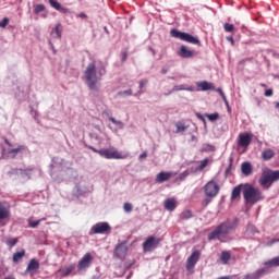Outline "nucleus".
I'll use <instances>...</instances> for the list:
<instances>
[{
    "label": "nucleus",
    "instance_id": "1",
    "mask_svg": "<svg viewBox=\"0 0 279 279\" xmlns=\"http://www.w3.org/2000/svg\"><path fill=\"white\" fill-rule=\"evenodd\" d=\"M106 64L104 61H95L89 62L84 71V80L85 84L89 88V90H94L95 93L99 92V87H97V83L104 75H106Z\"/></svg>",
    "mask_w": 279,
    "mask_h": 279
},
{
    "label": "nucleus",
    "instance_id": "2",
    "mask_svg": "<svg viewBox=\"0 0 279 279\" xmlns=\"http://www.w3.org/2000/svg\"><path fill=\"white\" fill-rule=\"evenodd\" d=\"M232 230H234V222L227 220L218 225L214 231L208 233L207 239L208 241H219L220 243H226V236H228Z\"/></svg>",
    "mask_w": 279,
    "mask_h": 279
},
{
    "label": "nucleus",
    "instance_id": "3",
    "mask_svg": "<svg viewBox=\"0 0 279 279\" xmlns=\"http://www.w3.org/2000/svg\"><path fill=\"white\" fill-rule=\"evenodd\" d=\"M243 197L245 204H248L250 206H254V204H258V202H263V199H265L263 191L247 183L244 184Z\"/></svg>",
    "mask_w": 279,
    "mask_h": 279
},
{
    "label": "nucleus",
    "instance_id": "4",
    "mask_svg": "<svg viewBox=\"0 0 279 279\" xmlns=\"http://www.w3.org/2000/svg\"><path fill=\"white\" fill-rule=\"evenodd\" d=\"M171 38H177L178 40H183V43H190V45H199V39L189 33L182 32L178 28H172L170 31Z\"/></svg>",
    "mask_w": 279,
    "mask_h": 279
},
{
    "label": "nucleus",
    "instance_id": "5",
    "mask_svg": "<svg viewBox=\"0 0 279 279\" xmlns=\"http://www.w3.org/2000/svg\"><path fill=\"white\" fill-rule=\"evenodd\" d=\"M98 154L99 156L106 158L107 160H125V158H128V155H123L114 148L100 149Z\"/></svg>",
    "mask_w": 279,
    "mask_h": 279
},
{
    "label": "nucleus",
    "instance_id": "6",
    "mask_svg": "<svg viewBox=\"0 0 279 279\" xmlns=\"http://www.w3.org/2000/svg\"><path fill=\"white\" fill-rule=\"evenodd\" d=\"M160 238H156L154 235L148 236L143 243L144 252H154L158 245H160Z\"/></svg>",
    "mask_w": 279,
    "mask_h": 279
},
{
    "label": "nucleus",
    "instance_id": "7",
    "mask_svg": "<svg viewBox=\"0 0 279 279\" xmlns=\"http://www.w3.org/2000/svg\"><path fill=\"white\" fill-rule=\"evenodd\" d=\"M112 230L108 222H97L89 231V234H106Z\"/></svg>",
    "mask_w": 279,
    "mask_h": 279
},
{
    "label": "nucleus",
    "instance_id": "8",
    "mask_svg": "<svg viewBox=\"0 0 279 279\" xmlns=\"http://www.w3.org/2000/svg\"><path fill=\"white\" fill-rule=\"evenodd\" d=\"M206 197H217L219 195V185L215 181H209L204 186Z\"/></svg>",
    "mask_w": 279,
    "mask_h": 279
},
{
    "label": "nucleus",
    "instance_id": "9",
    "mask_svg": "<svg viewBox=\"0 0 279 279\" xmlns=\"http://www.w3.org/2000/svg\"><path fill=\"white\" fill-rule=\"evenodd\" d=\"M90 265H93V254L86 253L78 262L77 269L78 271H84V269H88Z\"/></svg>",
    "mask_w": 279,
    "mask_h": 279
},
{
    "label": "nucleus",
    "instance_id": "10",
    "mask_svg": "<svg viewBox=\"0 0 279 279\" xmlns=\"http://www.w3.org/2000/svg\"><path fill=\"white\" fill-rule=\"evenodd\" d=\"M114 256L123 260L128 256V242L119 243L114 248Z\"/></svg>",
    "mask_w": 279,
    "mask_h": 279
},
{
    "label": "nucleus",
    "instance_id": "11",
    "mask_svg": "<svg viewBox=\"0 0 279 279\" xmlns=\"http://www.w3.org/2000/svg\"><path fill=\"white\" fill-rule=\"evenodd\" d=\"M199 256H202V253H199V251L197 250L193 251L187 258L186 268L193 269V267H195V265H197V263L199 262Z\"/></svg>",
    "mask_w": 279,
    "mask_h": 279
},
{
    "label": "nucleus",
    "instance_id": "12",
    "mask_svg": "<svg viewBox=\"0 0 279 279\" xmlns=\"http://www.w3.org/2000/svg\"><path fill=\"white\" fill-rule=\"evenodd\" d=\"M39 269H40V263H38L36 258H33L29 260L26 267L25 274H29V276H35V274H37Z\"/></svg>",
    "mask_w": 279,
    "mask_h": 279
},
{
    "label": "nucleus",
    "instance_id": "13",
    "mask_svg": "<svg viewBox=\"0 0 279 279\" xmlns=\"http://www.w3.org/2000/svg\"><path fill=\"white\" fill-rule=\"evenodd\" d=\"M173 177V172L161 171L157 174L155 182L156 184H163V182H169Z\"/></svg>",
    "mask_w": 279,
    "mask_h": 279
},
{
    "label": "nucleus",
    "instance_id": "14",
    "mask_svg": "<svg viewBox=\"0 0 279 279\" xmlns=\"http://www.w3.org/2000/svg\"><path fill=\"white\" fill-rule=\"evenodd\" d=\"M251 143H252V134L244 133L239 135L238 145L240 147H250Z\"/></svg>",
    "mask_w": 279,
    "mask_h": 279
},
{
    "label": "nucleus",
    "instance_id": "15",
    "mask_svg": "<svg viewBox=\"0 0 279 279\" xmlns=\"http://www.w3.org/2000/svg\"><path fill=\"white\" fill-rule=\"evenodd\" d=\"M263 276H267V268H260L252 274H247L243 277V279H260Z\"/></svg>",
    "mask_w": 279,
    "mask_h": 279
},
{
    "label": "nucleus",
    "instance_id": "16",
    "mask_svg": "<svg viewBox=\"0 0 279 279\" xmlns=\"http://www.w3.org/2000/svg\"><path fill=\"white\" fill-rule=\"evenodd\" d=\"M180 90H187V93H195V86H186L184 84H181V85H174L172 87V89L168 93V94H165L166 96L167 95H171V93H178Z\"/></svg>",
    "mask_w": 279,
    "mask_h": 279
},
{
    "label": "nucleus",
    "instance_id": "17",
    "mask_svg": "<svg viewBox=\"0 0 279 279\" xmlns=\"http://www.w3.org/2000/svg\"><path fill=\"white\" fill-rule=\"evenodd\" d=\"M8 218H10V206L3 202H0V221Z\"/></svg>",
    "mask_w": 279,
    "mask_h": 279
},
{
    "label": "nucleus",
    "instance_id": "18",
    "mask_svg": "<svg viewBox=\"0 0 279 279\" xmlns=\"http://www.w3.org/2000/svg\"><path fill=\"white\" fill-rule=\"evenodd\" d=\"M178 56L180 58L189 59V58H193L195 53L193 52V50H190L186 46H181L179 48Z\"/></svg>",
    "mask_w": 279,
    "mask_h": 279
},
{
    "label": "nucleus",
    "instance_id": "19",
    "mask_svg": "<svg viewBox=\"0 0 279 279\" xmlns=\"http://www.w3.org/2000/svg\"><path fill=\"white\" fill-rule=\"evenodd\" d=\"M271 182L274 181L271 180V173L269 172V170L263 172L259 179V184L262 186H267V184H271Z\"/></svg>",
    "mask_w": 279,
    "mask_h": 279
},
{
    "label": "nucleus",
    "instance_id": "20",
    "mask_svg": "<svg viewBox=\"0 0 279 279\" xmlns=\"http://www.w3.org/2000/svg\"><path fill=\"white\" fill-rule=\"evenodd\" d=\"M243 189H245V184L236 185L231 193V201L241 199V192L243 193Z\"/></svg>",
    "mask_w": 279,
    "mask_h": 279
},
{
    "label": "nucleus",
    "instance_id": "21",
    "mask_svg": "<svg viewBox=\"0 0 279 279\" xmlns=\"http://www.w3.org/2000/svg\"><path fill=\"white\" fill-rule=\"evenodd\" d=\"M48 2L51 5V8L57 10V12H61L62 14H68L69 9L62 7V4H60V2H58V0H48Z\"/></svg>",
    "mask_w": 279,
    "mask_h": 279
},
{
    "label": "nucleus",
    "instance_id": "22",
    "mask_svg": "<svg viewBox=\"0 0 279 279\" xmlns=\"http://www.w3.org/2000/svg\"><path fill=\"white\" fill-rule=\"evenodd\" d=\"M32 170H23L19 168H13L8 172V175L12 178V175H22V178H25V175H29Z\"/></svg>",
    "mask_w": 279,
    "mask_h": 279
},
{
    "label": "nucleus",
    "instance_id": "23",
    "mask_svg": "<svg viewBox=\"0 0 279 279\" xmlns=\"http://www.w3.org/2000/svg\"><path fill=\"white\" fill-rule=\"evenodd\" d=\"M196 85L204 93H206V90H215V84L207 82V81L198 82V83H196Z\"/></svg>",
    "mask_w": 279,
    "mask_h": 279
},
{
    "label": "nucleus",
    "instance_id": "24",
    "mask_svg": "<svg viewBox=\"0 0 279 279\" xmlns=\"http://www.w3.org/2000/svg\"><path fill=\"white\" fill-rule=\"evenodd\" d=\"M241 171L243 175H252V171H254V168H252V163L250 161H244L241 165Z\"/></svg>",
    "mask_w": 279,
    "mask_h": 279
},
{
    "label": "nucleus",
    "instance_id": "25",
    "mask_svg": "<svg viewBox=\"0 0 279 279\" xmlns=\"http://www.w3.org/2000/svg\"><path fill=\"white\" fill-rule=\"evenodd\" d=\"M208 162H210V159L205 158V159H203L201 161H190V162H186V165H193V163L198 165L197 166L198 170L202 172L205 168L208 167Z\"/></svg>",
    "mask_w": 279,
    "mask_h": 279
},
{
    "label": "nucleus",
    "instance_id": "26",
    "mask_svg": "<svg viewBox=\"0 0 279 279\" xmlns=\"http://www.w3.org/2000/svg\"><path fill=\"white\" fill-rule=\"evenodd\" d=\"M265 268L267 269V274L269 272V267H279V256L269 259L264 263Z\"/></svg>",
    "mask_w": 279,
    "mask_h": 279
},
{
    "label": "nucleus",
    "instance_id": "27",
    "mask_svg": "<svg viewBox=\"0 0 279 279\" xmlns=\"http://www.w3.org/2000/svg\"><path fill=\"white\" fill-rule=\"evenodd\" d=\"M50 36L52 38H62V24H57L50 32Z\"/></svg>",
    "mask_w": 279,
    "mask_h": 279
},
{
    "label": "nucleus",
    "instance_id": "28",
    "mask_svg": "<svg viewBox=\"0 0 279 279\" xmlns=\"http://www.w3.org/2000/svg\"><path fill=\"white\" fill-rule=\"evenodd\" d=\"M165 208L166 210H169L170 213H173L175 210L177 205H175V199L173 198H168L165 201Z\"/></svg>",
    "mask_w": 279,
    "mask_h": 279
},
{
    "label": "nucleus",
    "instance_id": "29",
    "mask_svg": "<svg viewBox=\"0 0 279 279\" xmlns=\"http://www.w3.org/2000/svg\"><path fill=\"white\" fill-rule=\"evenodd\" d=\"M25 149V146L20 145L16 148H12L8 151L9 158H16V154H20V151H23Z\"/></svg>",
    "mask_w": 279,
    "mask_h": 279
},
{
    "label": "nucleus",
    "instance_id": "30",
    "mask_svg": "<svg viewBox=\"0 0 279 279\" xmlns=\"http://www.w3.org/2000/svg\"><path fill=\"white\" fill-rule=\"evenodd\" d=\"M274 156H276V153H274V150L270 148H267V149L263 150V153H262L263 160H271V158H274Z\"/></svg>",
    "mask_w": 279,
    "mask_h": 279
},
{
    "label": "nucleus",
    "instance_id": "31",
    "mask_svg": "<svg viewBox=\"0 0 279 279\" xmlns=\"http://www.w3.org/2000/svg\"><path fill=\"white\" fill-rule=\"evenodd\" d=\"M231 254L230 252L228 251H222L221 254H220V260L223 265H228V262L230 260L231 258Z\"/></svg>",
    "mask_w": 279,
    "mask_h": 279
},
{
    "label": "nucleus",
    "instance_id": "32",
    "mask_svg": "<svg viewBox=\"0 0 279 279\" xmlns=\"http://www.w3.org/2000/svg\"><path fill=\"white\" fill-rule=\"evenodd\" d=\"M180 219L186 221L189 219H193V211L191 209H186L180 214Z\"/></svg>",
    "mask_w": 279,
    "mask_h": 279
},
{
    "label": "nucleus",
    "instance_id": "33",
    "mask_svg": "<svg viewBox=\"0 0 279 279\" xmlns=\"http://www.w3.org/2000/svg\"><path fill=\"white\" fill-rule=\"evenodd\" d=\"M41 221H45V219L34 220V218H28V228H38Z\"/></svg>",
    "mask_w": 279,
    "mask_h": 279
},
{
    "label": "nucleus",
    "instance_id": "34",
    "mask_svg": "<svg viewBox=\"0 0 279 279\" xmlns=\"http://www.w3.org/2000/svg\"><path fill=\"white\" fill-rule=\"evenodd\" d=\"M23 256H25V250L14 253L13 254V263H19V260H21V258H23Z\"/></svg>",
    "mask_w": 279,
    "mask_h": 279
},
{
    "label": "nucleus",
    "instance_id": "35",
    "mask_svg": "<svg viewBox=\"0 0 279 279\" xmlns=\"http://www.w3.org/2000/svg\"><path fill=\"white\" fill-rule=\"evenodd\" d=\"M201 151L202 154L208 153V151H215V146L213 144H203Z\"/></svg>",
    "mask_w": 279,
    "mask_h": 279
},
{
    "label": "nucleus",
    "instance_id": "36",
    "mask_svg": "<svg viewBox=\"0 0 279 279\" xmlns=\"http://www.w3.org/2000/svg\"><path fill=\"white\" fill-rule=\"evenodd\" d=\"M246 232L248 233V234H258V229L256 228V226H254V225H252V223H248L247 226H246Z\"/></svg>",
    "mask_w": 279,
    "mask_h": 279
},
{
    "label": "nucleus",
    "instance_id": "37",
    "mask_svg": "<svg viewBox=\"0 0 279 279\" xmlns=\"http://www.w3.org/2000/svg\"><path fill=\"white\" fill-rule=\"evenodd\" d=\"M64 162V159L60 157L52 158V162L50 163V169H53L54 167H58V165H62Z\"/></svg>",
    "mask_w": 279,
    "mask_h": 279
},
{
    "label": "nucleus",
    "instance_id": "38",
    "mask_svg": "<svg viewBox=\"0 0 279 279\" xmlns=\"http://www.w3.org/2000/svg\"><path fill=\"white\" fill-rule=\"evenodd\" d=\"M84 193H86V190H83L80 187V185H76L73 190L74 197H81V195H84Z\"/></svg>",
    "mask_w": 279,
    "mask_h": 279
},
{
    "label": "nucleus",
    "instance_id": "39",
    "mask_svg": "<svg viewBox=\"0 0 279 279\" xmlns=\"http://www.w3.org/2000/svg\"><path fill=\"white\" fill-rule=\"evenodd\" d=\"M175 128L177 134H180V132H186V130H189V126L184 125L182 122H177Z\"/></svg>",
    "mask_w": 279,
    "mask_h": 279
},
{
    "label": "nucleus",
    "instance_id": "40",
    "mask_svg": "<svg viewBox=\"0 0 279 279\" xmlns=\"http://www.w3.org/2000/svg\"><path fill=\"white\" fill-rule=\"evenodd\" d=\"M109 121H111V123H113V125H118L120 130H123V128H125V124L122 121L117 120L112 117L109 118Z\"/></svg>",
    "mask_w": 279,
    "mask_h": 279
},
{
    "label": "nucleus",
    "instance_id": "41",
    "mask_svg": "<svg viewBox=\"0 0 279 279\" xmlns=\"http://www.w3.org/2000/svg\"><path fill=\"white\" fill-rule=\"evenodd\" d=\"M5 243H7L8 247L12 248V247H14V245H16V243H19V239L10 238L7 240Z\"/></svg>",
    "mask_w": 279,
    "mask_h": 279
},
{
    "label": "nucleus",
    "instance_id": "42",
    "mask_svg": "<svg viewBox=\"0 0 279 279\" xmlns=\"http://www.w3.org/2000/svg\"><path fill=\"white\" fill-rule=\"evenodd\" d=\"M190 171L185 170L182 173H180L177 178V180H179V182H183V180H186L187 177H190Z\"/></svg>",
    "mask_w": 279,
    "mask_h": 279
},
{
    "label": "nucleus",
    "instance_id": "43",
    "mask_svg": "<svg viewBox=\"0 0 279 279\" xmlns=\"http://www.w3.org/2000/svg\"><path fill=\"white\" fill-rule=\"evenodd\" d=\"M270 172V178L272 182H277L279 180V170H268Z\"/></svg>",
    "mask_w": 279,
    "mask_h": 279
},
{
    "label": "nucleus",
    "instance_id": "44",
    "mask_svg": "<svg viewBox=\"0 0 279 279\" xmlns=\"http://www.w3.org/2000/svg\"><path fill=\"white\" fill-rule=\"evenodd\" d=\"M46 7L45 4H37L34 8V14H40V12H45Z\"/></svg>",
    "mask_w": 279,
    "mask_h": 279
},
{
    "label": "nucleus",
    "instance_id": "45",
    "mask_svg": "<svg viewBox=\"0 0 279 279\" xmlns=\"http://www.w3.org/2000/svg\"><path fill=\"white\" fill-rule=\"evenodd\" d=\"M205 117H207V119L211 122L217 121V119H219V113L215 112V113H207Z\"/></svg>",
    "mask_w": 279,
    "mask_h": 279
},
{
    "label": "nucleus",
    "instance_id": "46",
    "mask_svg": "<svg viewBox=\"0 0 279 279\" xmlns=\"http://www.w3.org/2000/svg\"><path fill=\"white\" fill-rule=\"evenodd\" d=\"M223 27H225V31H226V32H229V33L234 32V24L226 23V24L223 25Z\"/></svg>",
    "mask_w": 279,
    "mask_h": 279
},
{
    "label": "nucleus",
    "instance_id": "47",
    "mask_svg": "<svg viewBox=\"0 0 279 279\" xmlns=\"http://www.w3.org/2000/svg\"><path fill=\"white\" fill-rule=\"evenodd\" d=\"M187 171L191 173H201L199 166H191Z\"/></svg>",
    "mask_w": 279,
    "mask_h": 279
},
{
    "label": "nucleus",
    "instance_id": "48",
    "mask_svg": "<svg viewBox=\"0 0 279 279\" xmlns=\"http://www.w3.org/2000/svg\"><path fill=\"white\" fill-rule=\"evenodd\" d=\"M9 23H10V19L3 17L2 21H0V27L4 29V27H8Z\"/></svg>",
    "mask_w": 279,
    "mask_h": 279
},
{
    "label": "nucleus",
    "instance_id": "49",
    "mask_svg": "<svg viewBox=\"0 0 279 279\" xmlns=\"http://www.w3.org/2000/svg\"><path fill=\"white\" fill-rule=\"evenodd\" d=\"M123 210H124V213H132V204L131 203H124Z\"/></svg>",
    "mask_w": 279,
    "mask_h": 279
},
{
    "label": "nucleus",
    "instance_id": "50",
    "mask_svg": "<svg viewBox=\"0 0 279 279\" xmlns=\"http://www.w3.org/2000/svg\"><path fill=\"white\" fill-rule=\"evenodd\" d=\"M72 272H73V266H70L62 271V276H70Z\"/></svg>",
    "mask_w": 279,
    "mask_h": 279
},
{
    "label": "nucleus",
    "instance_id": "51",
    "mask_svg": "<svg viewBox=\"0 0 279 279\" xmlns=\"http://www.w3.org/2000/svg\"><path fill=\"white\" fill-rule=\"evenodd\" d=\"M195 117H196V119H199V121H202V123H204V125H206V118H204L202 116V113L195 112Z\"/></svg>",
    "mask_w": 279,
    "mask_h": 279
},
{
    "label": "nucleus",
    "instance_id": "52",
    "mask_svg": "<svg viewBox=\"0 0 279 279\" xmlns=\"http://www.w3.org/2000/svg\"><path fill=\"white\" fill-rule=\"evenodd\" d=\"M211 198H213V197L206 196V198L203 199V202H202L203 206H204V207L208 206V204H210V202H213Z\"/></svg>",
    "mask_w": 279,
    "mask_h": 279
},
{
    "label": "nucleus",
    "instance_id": "53",
    "mask_svg": "<svg viewBox=\"0 0 279 279\" xmlns=\"http://www.w3.org/2000/svg\"><path fill=\"white\" fill-rule=\"evenodd\" d=\"M267 53H272V58H276L277 60H279V53L271 50V49H267Z\"/></svg>",
    "mask_w": 279,
    "mask_h": 279
},
{
    "label": "nucleus",
    "instance_id": "54",
    "mask_svg": "<svg viewBox=\"0 0 279 279\" xmlns=\"http://www.w3.org/2000/svg\"><path fill=\"white\" fill-rule=\"evenodd\" d=\"M264 95L265 97H271L274 95V89H266Z\"/></svg>",
    "mask_w": 279,
    "mask_h": 279
},
{
    "label": "nucleus",
    "instance_id": "55",
    "mask_svg": "<svg viewBox=\"0 0 279 279\" xmlns=\"http://www.w3.org/2000/svg\"><path fill=\"white\" fill-rule=\"evenodd\" d=\"M149 81H147V80H142V81H140V90H142V88L144 87V86H146V84L148 83Z\"/></svg>",
    "mask_w": 279,
    "mask_h": 279
},
{
    "label": "nucleus",
    "instance_id": "56",
    "mask_svg": "<svg viewBox=\"0 0 279 279\" xmlns=\"http://www.w3.org/2000/svg\"><path fill=\"white\" fill-rule=\"evenodd\" d=\"M275 243H279V239H271V240L267 243V245H268V246H271V245H274Z\"/></svg>",
    "mask_w": 279,
    "mask_h": 279
},
{
    "label": "nucleus",
    "instance_id": "57",
    "mask_svg": "<svg viewBox=\"0 0 279 279\" xmlns=\"http://www.w3.org/2000/svg\"><path fill=\"white\" fill-rule=\"evenodd\" d=\"M29 108H31L32 117L36 120V114H38V112L36 110H34V107H29Z\"/></svg>",
    "mask_w": 279,
    "mask_h": 279
},
{
    "label": "nucleus",
    "instance_id": "58",
    "mask_svg": "<svg viewBox=\"0 0 279 279\" xmlns=\"http://www.w3.org/2000/svg\"><path fill=\"white\" fill-rule=\"evenodd\" d=\"M227 40H228V43H231L232 47H234V37L228 36Z\"/></svg>",
    "mask_w": 279,
    "mask_h": 279
},
{
    "label": "nucleus",
    "instance_id": "59",
    "mask_svg": "<svg viewBox=\"0 0 279 279\" xmlns=\"http://www.w3.org/2000/svg\"><path fill=\"white\" fill-rule=\"evenodd\" d=\"M225 105L227 106L228 108V111L230 112V102H228V98H222Z\"/></svg>",
    "mask_w": 279,
    "mask_h": 279
},
{
    "label": "nucleus",
    "instance_id": "60",
    "mask_svg": "<svg viewBox=\"0 0 279 279\" xmlns=\"http://www.w3.org/2000/svg\"><path fill=\"white\" fill-rule=\"evenodd\" d=\"M230 171H232V163H230L228 166V168L226 169V171H225L226 175H228V173H230Z\"/></svg>",
    "mask_w": 279,
    "mask_h": 279
},
{
    "label": "nucleus",
    "instance_id": "61",
    "mask_svg": "<svg viewBox=\"0 0 279 279\" xmlns=\"http://www.w3.org/2000/svg\"><path fill=\"white\" fill-rule=\"evenodd\" d=\"M140 160H144V158H147V151H144L143 154L140 155Z\"/></svg>",
    "mask_w": 279,
    "mask_h": 279
},
{
    "label": "nucleus",
    "instance_id": "62",
    "mask_svg": "<svg viewBox=\"0 0 279 279\" xmlns=\"http://www.w3.org/2000/svg\"><path fill=\"white\" fill-rule=\"evenodd\" d=\"M128 60V52H122V62H125Z\"/></svg>",
    "mask_w": 279,
    "mask_h": 279
},
{
    "label": "nucleus",
    "instance_id": "63",
    "mask_svg": "<svg viewBox=\"0 0 279 279\" xmlns=\"http://www.w3.org/2000/svg\"><path fill=\"white\" fill-rule=\"evenodd\" d=\"M88 149H90L92 151H94V154H99V150H97L95 147L93 146H88Z\"/></svg>",
    "mask_w": 279,
    "mask_h": 279
},
{
    "label": "nucleus",
    "instance_id": "64",
    "mask_svg": "<svg viewBox=\"0 0 279 279\" xmlns=\"http://www.w3.org/2000/svg\"><path fill=\"white\" fill-rule=\"evenodd\" d=\"M77 16L78 19H87V15L85 13H80Z\"/></svg>",
    "mask_w": 279,
    "mask_h": 279
}]
</instances>
